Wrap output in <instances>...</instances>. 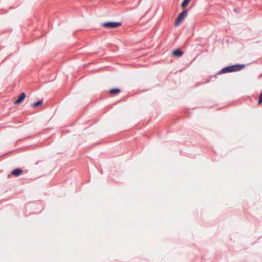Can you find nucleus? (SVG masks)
<instances>
[{"label": "nucleus", "mask_w": 262, "mask_h": 262, "mask_svg": "<svg viewBox=\"0 0 262 262\" xmlns=\"http://www.w3.org/2000/svg\"><path fill=\"white\" fill-rule=\"evenodd\" d=\"M25 97H26L25 93H21L20 94V95L19 96L18 98L14 101V103L15 104H20L25 99Z\"/></svg>", "instance_id": "obj_4"}, {"label": "nucleus", "mask_w": 262, "mask_h": 262, "mask_svg": "<svg viewBox=\"0 0 262 262\" xmlns=\"http://www.w3.org/2000/svg\"><path fill=\"white\" fill-rule=\"evenodd\" d=\"M121 23L120 22L108 21L102 24V26L107 28H115L121 26Z\"/></svg>", "instance_id": "obj_2"}, {"label": "nucleus", "mask_w": 262, "mask_h": 262, "mask_svg": "<svg viewBox=\"0 0 262 262\" xmlns=\"http://www.w3.org/2000/svg\"><path fill=\"white\" fill-rule=\"evenodd\" d=\"M187 13L188 10H185L180 14L176 21L175 25L176 27L178 26L180 23L184 20L187 16Z\"/></svg>", "instance_id": "obj_3"}, {"label": "nucleus", "mask_w": 262, "mask_h": 262, "mask_svg": "<svg viewBox=\"0 0 262 262\" xmlns=\"http://www.w3.org/2000/svg\"><path fill=\"white\" fill-rule=\"evenodd\" d=\"M23 171L20 169H15L13 170L12 173L16 176H19L21 174Z\"/></svg>", "instance_id": "obj_6"}, {"label": "nucleus", "mask_w": 262, "mask_h": 262, "mask_svg": "<svg viewBox=\"0 0 262 262\" xmlns=\"http://www.w3.org/2000/svg\"><path fill=\"white\" fill-rule=\"evenodd\" d=\"M120 92V90L117 88L113 89L110 90V93L112 94H116L119 93Z\"/></svg>", "instance_id": "obj_7"}, {"label": "nucleus", "mask_w": 262, "mask_h": 262, "mask_svg": "<svg viewBox=\"0 0 262 262\" xmlns=\"http://www.w3.org/2000/svg\"><path fill=\"white\" fill-rule=\"evenodd\" d=\"M245 67L244 64H235L230 66H228L224 68L219 74H223L225 73H229L234 71H237L242 70Z\"/></svg>", "instance_id": "obj_1"}, {"label": "nucleus", "mask_w": 262, "mask_h": 262, "mask_svg": "<svg viewBox=\"0 0 262 262\" xmlns=\"http://www.w3.org/2000/svg\"><path fill=\"white\" fill-rule=\"evenodd\" d=\"M172 54L177 57H180L183 54V52L180 50H176L172 52Z\"/></svg>", "instance_id": "obj_5"}, {"label": "nucleus", "mask_w": 262, "mask_h": 262, "mask_svg": "<svg viewBox=\"0 0 262 262\" xmlns=\"http://www.w3.org/2000/svg\"><path fill=\"white\" fill-rule=\"evenodd\" d=\"M42 103V100H40L36 102L32 103L31 105L33 107H36V106L41 104Z\"/></svg>", "instance_id": "obj_8"}, {"label": "nucleus", "mask_w": 262, "mask_h": 262, "mask_svg": "<svg viewBox=\"0 0 262 262\" xmlns=\"http://www.w3.org/2000/svg\"><path fill=\"white\" fill-rule=\"evenodd\" d=\"M261 103H262V93H260L259 95V98L258 101V103L260 104Z\"/></svg>", "instance_id": "obj_10"}, {"label": "nucleus", "mask_w": 262, "mask_h": 262, "mask_svg": "<svg viewBox=\"0 0 262 262\" xmlns=\"http://www.w3.org/2000/svg\"><path fill=\"white\" fill-rule=\"evenodd\" d=\"M190 0H184L182 3V7L183 8L185 7L189 3Z\"/></svg>", "instance_id": "obj_9"}]
</instances>
